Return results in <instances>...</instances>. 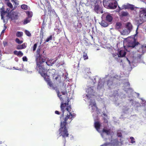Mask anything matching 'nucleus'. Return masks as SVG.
Wrapping results in <instances>:
<instances>
[{"label":"nucleus","instance_id":"1","mask_svg":"<svg viewBox=\"0 0 146 146\" xmlns=\"http://www.w3.org/2000/svg\"><path fill=\"white\" fill-rule=\"evenodd\" d=\"M61 93L62 95H64L63 97L64 99L63 101H62V102L60 106L61 110L62 111V114L60 118H61L62 117L64 116V111L66 110L68 112V113L65 117L63 118L62 119H61L60 127L58 130L60 136H62L64 139V144H65L66 142L65 138L68 137L69 135L67 129L66 127V125L67 124L71 122L73 118L76 116V115L75 114H72L70 112L71 109V106L70 105H69L68 104L69 101L67 96L68 94L66 90L62 91Z\"/></svg>","mask_w":146,"mask_h":146},{"label":"nucleus","instance_id":"2","mask_svg":"<svg viewBox=\"0 0 146 146\" xmlns=\"http://www.w3.org/2000/svg\"><path fill=\"white\" fill-rule=\"evenodd\" d=\"M127 39V46L130 47H135L137 49L138 52L140 53L141 55H143L146 52V44H141L138 42L136 41L134 38L129 37Z\"/></svg>","mask_w":146,"mask_h":146},{"label":"nucleus","instance_id":"3","mask_svg":"<svg viewBox=\"0 0 146 146\" xmlns=\"http://www.w3.org/2000/svg\"><path fill=\"white\" fill-rule=\"evenodd\" d=\"M43 60H41L36 65V69L38 70L39 73L41 76H45L48 71L47 66H52V64L49 61H46V60L43 58Z\"/></svg>","mask_w":146,"mask_h":146},{"label":"nucleus","instance_id":"4","mask_svg":"<svg viewBox=\"0 0 146 146\" xmlns=\"http://www.w3.org/2000/svg\"><path fill=\"white\" fill-rule=\"evenodd\" d=\"M103 4L104 6H108L110 9H116L117 3L116 0H103Z\"/></svg>","mask_w":146,"mask_h":146},{"label":"nucleus","instance_id":"5","mask_svg":"<svg viewBox=\"0 0 146 146\" xmlns=\"http://www.w3.org/2000/svg\"><path fill=\"white\" fill-rule=\"evenodd\" d=\"M41 50V48L40 46H39L37 50L36 54L35 56V61L36 65L41 60L43 61L42 59L44 58L42 57L41 55L40 54Z\"/></svg>","mask_w":146,"mask_h":146},{"label":"nucleus","instance_id":"6","mask_svg":"<svg viewBox=\"0 0 146 146\" xmlns=\"http://www.w3.org/2000/svg\"><path fill=\"white\" fill-rule=\"evenodd\" d=\"M139 17L143 21H146V10L142 9L140 11Z\"/></svg>","mask_w":146,"mask_h":146},{"label":"nucleus","instance_id":"7","mask_svg":"<svg viewBox=\"0 0 146 146\" xmlns=\"http://www.w3.org/2000/svg\"><path fill=\"white\" fill-rule=\"evenodd\" d=\"M7 16L11 18L12 20L17 19L18 18V13L15 12H13L11 13H8Z\"/></svg>","mask_w":146,"mask_h":146},{"label":"nucleus","instance_id":"8","mask_svg":"<svg viewBox=\"0 0 146 146\" xmlns=\"http://www.w3.org/2000/svg\"><path fill=\"white\" fill-rule=\"evenodd\" d=\"M44 77L45 80L47 83V84L49 86L51 87H53V84L50 81L49 76L47 75V74H45V76H41Z\"/></svg>","mask_w":146,"mask_h":146},{"label":"nucleus","instance_id":"9","mask_svg":"<svg viewBox=\"0 0 146 146\" xmlns=\"http://www.w3.org/2000/svg\"><path fill=\"white\" fill-rule=\"evenodd\" d=\"M52 87L53 89L55 90L56 92L57 96L59 98L60 100L61 101H63V100L64 99L63 96H62V95L61 94H62V93L61 92V93H60L58 88L57 87H54L53 86Z\"/></svg>","mask_w":146,"mask_h":146},{"label":"nucleus","instance_id":"10","mask_svg":"<svg viewBox=\"0 0 146 146\" xmlns=\"http://www.w3.org/2000/svg\"><path fill=\"white\" fill-rule=\"evenodd\" d=\"M46 6H48V14L50 16H51L52 14H53L54 11L52 10L51 6L50 5V3H48V4L47 3L45 4Z\"/></svg>","mask_w":146,"mask_h":146},{"label":"nucleus","instance_id":"11","mask_svg":"<svg viewBox=\"0 0 146 146\" xmlns=\"http://www.w3.org/2000/svg\"><path fill=\"white\" fill-rule=\"evenodd\" d=\"M97 5H95L94 10L97 13H102V10L101 7L98 5V3H97Z\"/></svg>","mask_w":146,"mask_h":146},{"label":"nucleus","instance_id":"12","mask_svg":"<svg viewBox=\"0 0 146 146\" xmlns=\"http://www.w3.org/2000/svg\"><path fill=\"white\" fill-rule=\"evenodd\" d=\"M0 12L1 13V19H3L4 22H5V20L4 19V16L5 14L7 13V12L6 11H5L4 10V8L3 6L0 9Z\"/></svg>","mask_w":146,"mask_h":146},{"label":"nucleus","instance_id":"13","mask_svg":"<svg viewBox=\"0 0 146 146\" xmlns=\"http://www.w3.org/2000/svg\"><path fill=\"white\" fill-rule=\"evenodd\" d=\"M103 133H105L107 135H110L113 132V131L110 129H107L106 128L104 127L102 131Z\"/></svg>","mask_w":146,"mask_h":146},{"label":"nucleus","instance_id":"14","mask_svg":"<svg viewBox=\"0 0 146 146\" xmlns=\"http://www.w3.org/2000/svg\"><path fill=\"white\" fill-rule=\"evenodd\" d=\"M88 2L91 6L94 5L97 3H101L100 0H88Z\"/></svg>","mask_w":146,"mask_h":146},{"label":"nucleus","instance_id":"15","mask_svg":"<svg viewBox=\"0 0 146 146\" xmlns=\"http://www.w3.org/2000/svg\"><path fill=\"white\" fill-rule=\"evenodd\" d=\"M94 126L96 129L98 131H99L101 126V124L99 121H96L94 123Z\"/></svg>","mask_w":146,"mask_h":146},{"label":"nucleus","instance_id":"16","mask_svg":"<svg viewBox=\"0 0 146 146\" xmlns=\"http://www.w3.org/2000/svg\"><path fill=\"white\" fill-rule=\"evenodd\" d=\"M27 47V43H24L21 45H18L17 46V49L18 50H21L25 49Z\"/></svg>","mask_w":146,"mask_h":146},{"label":"nucleus","instance_id":"17","mask_svg":"<svg viewBox=\"0 0 146 146\" xmlns=\"http://www.w3.org/2000/svg\"><path fill=\"white\" fill-rule=\"evenodd\" d=\"M126 54V52L124 50H121L119 51L118 55L119 57H122L125 56Z\"/></svg>","mask_w":146,"mask_h":146},{"label":"nucleus","instance_id":"18","mask_svg":"<svg viewBox=\"0 0 146 146\" xmlns=\"http://www.w3.org/2000/svg\"><path fill=\"white\" fill-rule=\"evenodd\" d=\"M126 27L127 28V29L131 32L132 29L133 27L130 23L128 22L126 24Z\"/></svg>","mask_w":146,"mask_h":146},{"label":"nucleus","instance_id":"19","mask_svg":"<svg viewBox=\"0 0 146 146\" xmlns=\"http://www.w3.org/2000/svg\"><path fill=\"white\" fill-rule=\"evenodd\" d=\"M122 27V23L120 22H117L115 26V29L117 30L121 29Z\"/></svg>","mask_w":146,"mask_h":146},{"label":"nucleus","instance_id":"20","mask_svg":"<svg viewBox=\"0 0 146 146\" xmlns=\"http://www.w3.org/2000/svg\"><path fill=\"white\" fill-rule=\"evenodd\" d=\"M120 32L121 35H127L129 34L130 32V31H129L128 30L125 29H124L120 31Z\"/></svg>","mask_w":146,"mask_h":146},{"label":"nucleus","instance_id":"21","mask_svg":"<svg viewBox=\"0 0 146 146\" xmlns=\"http://www.w3.org/2000/svg\"><path fill=\"white\" fill-rule=\"evenodd\" d=\"M106 19L107 21L110 22L112 21L113 17L110 14H109L106 16Z\"/></svg>","mask_w":146,"mask_h":146},{"label":"nucleus","instance_id":"22","mask_svg":"<svg viewBox=\"0 0 146 146\" xmlns=\"http://www.w3.org/2000/svg\"><path fill=\"white\" fill-rule=\"evenodd\" d=\"M100 23L102 26L104 27H107L108 25V23L104 20L102 21Z\"/></svg>","mask_w":146,"mask_h":146},{"label":"nucleus","instance_id":"23","mask_svg":"<svg viewBox=\"0 0 146 146\" xmlns=\"http://www.w3.org/2000/svg\"><path fill=\"white\" fill-rule=\"evenodd\" d=\"M129 15V13L126 11H122L121 13L120 16L123 17L127 16Z\"/></svg>","mask_w":146,"mask_h":146},{"label":"nucleus","instance_id":"24","mask_svg":"<svg viewBox=\"0 0 146 146\" xmlns=\"http://www.w3.org/2000/svg\"><path fill=\"white\" fill-rule=\"evenodd\" d=\"M83 57L84 58V59L85 60L88 59V58L87 54L86 52H84L83 55Z\"/></svg>","mask_w":146,"mask_h":146},{"label":"nucleus","instance_id":"25","mask_svg":"<svg viewBox=\"0 0 146 146\" xmlns=\"http://www.w3.org/2000/svg\"><path fill=\"white\" fill-rule=\"evenodd\" d=\"M54 69H48L47 72H49V75H53L54 74Z\"/></svg>","mask_w":146,"mask_h":146},{"label":"nucleus","instance_id":"26","mask_svg":"<svg viewBox=\"0 0 146 146\" xmlns=\"http://www.w3.org/2000/svg\"><path fill=\"white\" fill-rule=\"evenodd\" d=\"M23 35V33L19 31L17 32L16 34V36L19 37H20Z\"/></svg>","mask_w":146,"mask_h":146},{"label":"nucleus","instance_id":"27","mask_svg":"<svg viewBox=\"0 0 146 146\" xmlns=\"http://www.w3.org/2000/svg\"><path fill=\"white\" fill-rule=\"evenodd\" d=\"M28 15V18H31L33 16V13L32 12L28 11L27 13Z\"/></svg>","mask_w":146,"mask_h":146},{"label":"nucleus","instance_id":"28","mask_svg":"<svg viewBox=\"0 0 146 146\" xmlns=\"http://www.w3.org/2000/svg\"><path fill=\"white\" fill-rule=\"evenodd\" d=\"M21 8L23 9L26 10L28 9V6L27 5L23 4L21 5Z\"/></svg>","mask_w":146,"mask_h":146},{"label":"nucleus","instance_id":"29","mask_svg":"<svg viewBox=\"0 0 146 146\" xmlns=\"http://www.w3.org/2000/svg\"><path fill=\"white\" fill-rule=\"evenodd\" d=\"M28 18L27 17L25 20H24L23 23L24 25H25L28 23H29L30 20L28 19Z\"/></svg>","mask_w":146,"mask_h":146},{"label":"nucleus","instance_id":"30","mask_svg":"<svg viewBox=\"0 0 146 146\" xmlns=\"http://www.w3.org/2000/svg\"><path fill=\"white\" fill-rule=\"evenodd\" d=\"M52 38V35H50L49 37L47 38L46 40L45 41V42H49L50 40H51Z\"/></svg>","mask_w":146,"mask_h":146},{"label":"nucleus","instance_id":"31","mask_svg":"<svg viewBox=\"0 0 146 146\" xmlns=\"http://www.w3.org/2000/svg\"><path fill=\"white\" fill-rule=\"evenodd\" d=\"M15 41L16 42L19 44H21L23 43V41L22 40H20L18 38H16Z\"/></svg>","mask_w":146,"mask_h":146},{"label":"nucleus","instance_id":"32","mask_svg":"<svg viewBox=\"0 0 146 146\" xmlns=\"http://www.w3.org/2000/svg\"><path fill=\"white\" fill-rule=\"evenodd\" d=\"M92 109L93 111L94 108H95L97 110L98 109V108L96 106V103L95 102L93 103V105L92 106Z\"/></svg>","mask_w":146,"mask_h":146},{"label":"nucleus","instance_id":"33","mask_svg":"<svg viewBox=\"0 0 146 146\" xmlns=\"http://www.w3.org/2000/svg\"><path fill=\"white\" fill-rule=\"evenodd\" d=\"M25 33L26 35L28 36H31V34L30 32L27 30H25Z\"/></svg>","mask_w":146,"mask_h":146},{"label":"nucleus","instance_id":"34","mask_svg":"<svg viewBox=\"0 0 146 146\" xmlns=\"http://www.w3.org/2000/svg\"><path fill=\"white\" fill-rule=\"evenodd\" d=\"M7 5L10 7V9H12L13 8V6L12 4L10 2H8L7 3Z\"/></svg>","mask_w":146,"mask_h":146},{"label":"nucleus","instance_id":"35","mask_svg":"<svg viewBox=\"0 0 146 146\" xmlns=\"http://www.w3.org/2000/svg\"><path fill=\"white\" fill-rule=\"evenodd\" d=\"M23 55V54L21 51H19L17 53V56H22Z\"/></svg>","mask_w":146,"mask_h":146},{"label":"nucleus","instance_id":"36","mask_svg":"<svg viewBox=\"0 0 146 146\" xmlns=\"http://www.w3.org/2000/svg\"><path fill=\"white\" fill-rule=\"evenodd\" d=\"M11 1L13 2H14L15 4V5L16 6H17L19 5V3L18 1L17 0H11Z\"/></svg>","mask_w":146,"mask_h":146},{"label":"nucleus","instance_id":"37","mask_svg":"<svg viewBox=\"0 0 146 146\" xmlns=\"http://www.w3.org/2000/svg\"><path fill=\"white\" fill-rule=\"evenodd\" d=\"M104 86V84H100V82H99L98 84V88H101L102 87Z\"/></svg>","mask_w":146,"mask_h":146},{"label":"nucleus","instance_id":"38","mask_svg":"<svg viewBox=\"0 0 146 146\" xmlns=\"http://www.w3.org/2000/svg\"><path fill=\"white\" fill-rule=\"evenodd\" d=\"M37 43H35L34 45L33 46V51H34L35 50L36 48V47H37Z\"/></svg>","mask_w":146,"mask_h":146},{"label":"nucleus","instance_id":"39","mask_svg":"<svg viewBox=\"0 0 146 146\" xmlns=\"http://www.w3.org/2000/svg\"><path fill=\"white\" fill-rule=\"evenodd\" d=\"M110 143H106L102 144L101 146H108L110 145Z\"/></svg>","mask_w":146,"mask_h":146},{"label":"nucleus","instance_id":"40","mask_svg":"<svg viewBox=\"0 0 146 146\" xmlns=\"http://www.w3.org/2000/svg\"><path fill=\"white\" fill-rule=\"evenodd\" d=\"M117 136L119 137H121L122 136V134L120 132H118L117 133Z\"/></svg>","mask_w":146,"mask_h":146},{"label":"nucleus","instance_id":"41","mask_svg":"<svg viewBox=\"0 0 146 146\" xmlns=\"http://www.w3.org/2000/svg\"><path fill=\"white\" fill-rule=\"evenodd\" d=\"M77 27L78 28H80L82 27V25L81 23H77Z\"/></svg>","mask_w":146,"mask_h":146},{"label":"nucleus","instance_id":"42","mask_svg":"<svg viewBox=\"0 0 146 146\" xmlns=\"http://www.w3.org/2000/svg\"><path fill=\"white\" fill-rule=\"evenodd\" d=\"M23 60L24 61H27V58L26 56H24L23 58Z\"/></svg>","mask_w":146,"mask_h":146},{"label":"nucleus","instance_id":"43","mask_svg":"<svg viewBox=\"0 0 146 146\" xmlns=\"http://www.w3.org/2000/svg\"><path fill=\"white\" fill-rule=\"evenodd\" d=\"M3 44L4 46H5L7 45V42L6 41H3Z\"/></svg>","mask_w":146,"mask_h":146},{"label":"nucleus","instance_id":"44","mask_svg":"<svg viewBox=\"0 0 146 146\" xmlns=\"http://www.w3.org/2000/svg\"><path fill=\"white\" fill-rule=\"evenodd\" d=\"M0 145L1 146H7L5 143L3 142L2 143L1 142L0 143Z\"/></svg>","mask_w":146,"mask_h":146},{"label":"nucleus","instance_id":"45","mask_svg":"<svg viewBox=\"0 0 146 146\" xmlns=\"http://www.w3.org/2000/svg\"><path fill=\"white\" fill-rule=\"evenodd\" d=\"M43 1H45L44 3L46 4L47 3V4H48V3H50L48 1V0H42Z\"/></svg>","mask_w":146,"mask_h":146},{"label":"nucleus","instance_id":"46","mask_svg":"<svg viewBox=\"0 0 146 146\" xmlns=\"http://www.w3.org/2000/svg\"><path fill=\"white\" fill-rule=\"evenodd\" d=\"M55 114L57 115H60V112L58 111L57 110L55 111Z\"/></svg>","mask_w":146,"mask_h":146},{"label":"nucleus","instance_id":"47","mask_svg":"<svg viewBox=\"0 0 146 146\" xmlns=\"http://www.w3.org/2000/svg\"><path fill=\"white\" fill-rule=\"evenodd\" d=\"M18 52V51H17V50H15L14 51L13 53L14 54L17 55V53Z\"/></svg>","mask_w":146,"mask_h":146},{"label":"nucleus","instance_id":"48","mask_svg":"<svg viewBox=\"0 0 146 146\" xmlns=\"http://www.w3.org/2000/svg\"><path fill=\"white\" fill-rule=\"evenodd\" d=\"M130 9H131V10H133L134 9V8L133 6V5H131V6L130 7Z\"/></svg>","mask_w":146,"mask_h":146},{"label":"nucleus","instance_id":"49","mask_svg":"<svg viewBox=\"0 0 146 146\" xmlns=\"http://www.w3.org/2000/svg\"><path fill=\"white\" fill-rule=\"evenodd\" d=\"M103 119L104 120L105 122H106V123H108V121L105 117H104Z\"/></svg>","mask_w":146,"mask_h":146},{"label":"nucleus","instance_id":"50","mask_svg":"<svg viewBox=\"0 0 146 146\" xmlns=\"http://www.w3.org/2000/svg\"><path fill=\"white\" fill-rule=\"evenodd\" d=\"M6 27H5V28L4 29H3L2 30V32H1L2 33H4V31H5V30H6Z\"/></svg>","mask_w":146,"mask_h":146},{"label":"nucleus","instance_id":"51","mask_svg":"<svg viewBox=\"0 0 146 146\" xmlns=\"http://www.w3.org/2000/svg\"><path fill=\"white\" fill-rule=\"evenodd\" d=\"M131 143H135V141L134 140H131Z\"/></svg>","mask_w":146,"mask_h":146},{"label":"nucleus","instance_id":"52","mask_svg":"<svg viewBox=\"0 0 146 146\" xmlns=\"http://www.w3.org/2000/svg\"><path fill=\"white\" fill-rule=\"evenodd\" d=\"M130 139H131V140H133V139H134V137H130Z\"/></svg>","mask_w":146,"mask_h":146},{"label":"nucleus","instance_id":"53","mask_svg":"<svg viewBox=\"0 0 146 146\" xmlns=\"http://www.w3.org/2000/svg\"><path fill=\"white\" fill-rule=\"evenodd\" d=\"M58 78H59V77L57 76L56 78H55V79L56 80H57V79Z\"/></svg>","mask_w":146,"mask_h":146},{"label":"nucleus","instance_id":"54","mask_svg":"<svg viewBox=\"0 0 146 146\" xmlns=\"http://www.w3.org/2000/svg\"><path fill=\"white\" fill-rule=\"evenodd\" d=\"M45 10L44 13H45V12H46V11L45 9V10Z\"/></svg>","mask_w":146,"mask_h":146},{"label":"nucleus","instance_id":"55","mask_svg":"<svg viewBox=\"0 0 146 146\" xmlns=\"http://www.w3.org/2000/svg\"><path fill=\"white\" fill-rule=\"evenodd\" d=\"M138 28V27H137V28L136 29V31H137V30Z\"/></svg>","mask_w":146,"mask_h":146},{"label":"nucleus","instance_id":"56","mask_svg":"<svg viewBox=\"0 0 146 146\" xmlns=\"http://www.w3.org/2000/svg\"><path fill=\"white\" fill-rule=\"evenodd\" d=\"M44 51L43 52V53H44Z\"/></svg>","mask_w":146,"mask_h":146}]
</instances>
